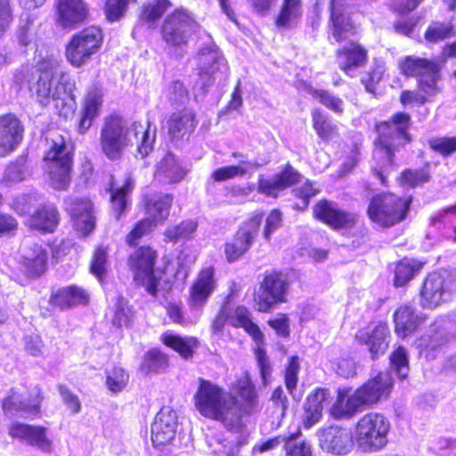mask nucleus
<instances>
[{"mask_svg":"<svg viewBox=\"0 0 456 456\" xmlns=\"http://www.w3.org/2000/svg\"><path fill=\"white\" fill-rule=\"evenodd\" d=\"M156 129L140 122L129 124L118 115L106 117L100 131L99 143L102 152L110 160L121 159L124 151L136 144L138 154L146 157L152 150Z\"/></svg>","mask_w":456,"mask_h":456,"instance_id":"1","label":"nucleus"},{"mask_svg":"<svg viewBox=\"0 0 456 456\" xmlns=\"http://www.w3.org/2000/svg\"><path fill=\"white\" fill-rule=\"evenodd\" d=\"M393 379L388 372H380L354 391L344 387L338 390L337 397L330 408V415L337 420H348L358 412L371 407L392 390Z\"/></svg>","mask_w":456,"mask_h":456,"instance_id":"2","label":"nucleus"},{"mask_svg":"<svg viewBox=\"0 0 456 456\" xmlns=\"http://www.w3.org/2000/svg\"><path fill=\"white\" fill-rule=\"evenodd\" d=\"M74 87L75 82L62 70L61 61L51 57L39 64L38 77L29 85V91L43 106L53 101L59 114L67 118L73 113L74 108L66 98Z\"/></svg>","mask_w":456,"mask_h":456,"instance_id":"3","label":"nucleus"},{"mask_svg":"<svg viewBox=\"0 0 456 456\" xmlns=\"http://www.w3.org/2000/svg\"><path fill=\"white\" fill-rule=\"evenodd\" d=\"M194 401L202 416L220 421L227 429L240 428L242 410L238 400L217 385L200 379Z\"/></svg>","mask_w":456,"mask_h":456,"instance_id":"4","label":"nucleus"},{"mask_svg":"<svg viewBox=\"0 0 456 456\" xmlns=\"http://www.w3.org/2000/svg\"><path fill=\"white\" fill-rule=\"evenodd\" d=\"M410 121V115L399 112L390 120L380 122L376 126L379 138L373 154L375 159L381 160V164L375 167L373 171L383 184H386L384 173L392 167L394 152L411 141L408 133Z\"/></svg>","mask_w":456,"mask_h":456,"instance_id":"5","label":"nucleus"},{"mask_svg":"<svg viewBox=\"0 0 456 456\" xmlns=\"http://www.w3.org/2000/svg\"><path fill=\"white\" fill-rule=\"evenodd\" d=\"M391 429L389 419L379 412L362 415L354 427V441L358 448L365 452H377L388 444Z\"/></svg>","mask_w":456,"mask_h":456,"instance_id":"6","label":"nucleus"},{"mask_svg":"<svg viewBox=\"0 0 456 456\" xmlns=\"http://www.w3.org/2000/svg\"><path fill=\"white\" fill-rule=\"evenodd\" d=\"M44 161L49 182L56 190H65L70 182L71 158L64 138L57 134L48 142Z\"/></svg>","mask_w":456,"mask_h":456,"instance_id":"7","label":"nucleus"},{"mask_svg":"<svg viewBox=\"0 0 456 456\" xmlns=\"http://www.w3.org/2000/svg\"><path fill=\"white\" fill-rule=\"evenodd\" d=\"M411 202L392 193L378 194L369 204L368 216L378 225L390 227L406 217Z\"/></svg>","mask_w":456,"mask_h":456,"instance_id":"8","label":"nucleus"},{"mask_svg":"<svg viewBox=\"0 0 456 456\" xmlns=\"http://www.w3.org/2000/svg\"><path fill=\"white\" fill-rule=\"evenodd\" d=\"M229 324L235 328L244 329L256 344L255 354L257 366L263 384L267 385L270 381L272 367L265 351L262 348L265 336L259 327L251 321L249 311L243 305L237 306L233 309L229 308Z\"/></svg>","mask_w":456,"mask_h":456,"instance_id":"9","label":"nucleus"},{"mask_svg":"<svg viewBox=\"0 0 456 456\" xmlns=\"http://www.w3.org/2000/svg\"><path fill=\"white\" fill-rule=\"evenodd\" d=\"M102 39L101 28L94 26L75 34L66 47L68 61L74 67H82L99 52Z\"/></svg>","mask_w":456,"mask_h":456,"instance_id":"10","label":"nucleus"},{"mask_svg":"<svg viewBox=\"0 0 456 456\" xmlns=\"http://www.w3.org/2000/svg\"><path fill=\"white\" fill-rule=\"evenodd\" d=\"M199 80L195 88L205 94L220 75H226L225 60L216 45L203 47L198 54Z\"/></svg>","mask_w":456,"mask_h":456,"instance_id":"11","label":"nucleus"},{"mask_svg":"<svg viewBox=\"0 0 456 456\" xmlns=\"http://www.w3.org/2000/svg\"><path fill=\"white\" fill-rule=\"evenodd\" d=\"M399 65L404 75L419 77V89L427 94H435L439 91L437 82L440 79V69L436 62L425 58L407 56Z\"/></svg>","mask_w":456,"mask_h":456,"instance_id":"12","label":"nucleus"},{"mask_svg":"<svg viewBox=\"0 0 456 456\" xmlns=\"http://www.w3.org/2000/svg\"><path fill=\"white\" fill-rule=\"evenodd\" d=\"M456 290V274L447 272L432 273L423 282L420 290V305L424 308H435L448 299Z\"/></svg>","mask_w":456,"mask_h":456,"instance_id":"13","label":"nucleus"},{"mask_svg":"<svg viewBox=\"0 0 456 456\" xmlns=\"http://www.w3.org/2000/svg\"><path fill=\"white\" fill-rule=\"evenodd\" d=\"M289 284L286 274L272 272L266 274L255 297V304L259 312H269L273 306L286 302Z\"/></svg>","mask_w":456,"mask_h":456,"instance_id":"14","label":"nucleus"},{"mask_svg":"<svg viewBox=\"0 0 456 456\" xmlns=\"http://www.w3.org/2000/svg\"><path fill=\"white\" fill-rule=\"evenodd\" d=\"M156 252L150 247H141L131 255L129 263L134 271V280L151 296H156L159 273L154 270Z\"/></svg>","mask_w":456,"mask_h":456,"instance_id":"15","label":"nucleus"},{"mask_svg":"<svg viewBox=\"0 0 456 456\" xmlns=\"http://www.w3.org/2000/svg\"><path fill=\"white\" fill-rule=\"evenodd\" d=\"M198 25L191 15L183 9L168 15L162 27V37L167 45L182 47L195 32Z\"/></svg>","mask_w":456,"mask_h":456,"instance_id":"16","label":"nucleus"},{"mask_svg":"<svg viewBox=\"0 0 456 456\" xmlns=\"http://www.w3.org/2000/svg\"><path fill=\"white\" fill-rule=\"evenodd\" d=\"M263 218L262 213L255 214L241 224L234 237L225 244L224 254L228 262L237 261L249 250L258 234Z\"/></svg>","mask_w":456,"mask_h":456,"instance_id":"17","label":"nucleus"},{"mask_svg":"<svg viewBox=\"0 0 456 456\" xmlns=\"http://www.w3.org/2000/svg\"><path fill=\"white\" fill-rule=\"evenodd\" d=\"M319 445L322 451L335 455H345L354 446L352 433L346 428L331 425L316 432Z\"/></svg>","mask_w":456,"mask_h":456,"instance_id":"18","label":"nucleus"},{"mask_svg":"<svg viewBox=\"0 0 456 456\" xmlns=\"http://www.w3.org/2000/svg\"><path fill=\"white\" fill-rule=\"evenodd\" d=\"M42 400V391L38 387L31 389L28 398H24L18 390L11 389L10 395L2 402V409L6 414L21 413L25 417H35L40 412Z\"/></svg>","mask_w":456,"mask_h":456,"instance_id":"19","label":"nucleus"},{"mask_svg":"<svg viewBox=\"0 0 456 456\" xmlns=\"http://www.w3.org/2000/svg\"><path fill=\"white\" fill-rule=\"evenodd\" d=\"M8 434L12 438L43 452H51L53 450V442L47 436V429L45 427L14 422L9 427Z\"/></svg>","mask_w":456,"mask_h":456,"instance_id":"20","label":"nucleus"},{"mask_svg":"<svg viewBox=\"0 0 456 456\" xmlns=\"http://www.w3.org/2000/svg\"><path fill=\"white\" fill-rule=\"evenodd\" d=\"M330 35L337 42L357 34L358 28L346 14V0H331L330 4Z\"/></svg>","mask_w":456,"mask_h":456,"instance_id":"21","label":"nucleus"},{"mask_svg":"<svg viewBox=\"0 0 456 456\" xmlns=\"http://www.w3.org/2000/svg\"><path fill=\"white\" fill-rule=\"evenodd\" d=\"M449 322L456 324V310L449 318L442 317L435 321L428 333L416 340V347L427 358H434L436 352L447 341L444 330Z\"/></svg>","mask_w":456,"mask_h":456,"instance_id":"22","label":"nucleus"},{"mask_svg":"<svg viewBox=\"0 0 456 456\" xmlns=\"http://www.w3.org/2000/svg\"><path fill=\"white\" fill-rule=\"evenodd\" d=\"M177 416L169 407H163L157 413L151 425V441L155 446L171 443L176 434Z\"/></svg>","mask_w":456,"mask_h":456,"instance_id":"23","label":"nucleus"},{"mask_svg":"<svg viewBox=\"0 0 456 456\" xmlns=\"http://www.w3.org/2000/svg\"><path fill=\"white\" fill-rule=\"evenodd\" d=\"M314 216L334 229L350 228L356 223L354 214L339 209L336 203L321 200L314 207Z\"/></svg>","mask_w":456,"mask_h":456,"instance_id":"24","label":"nucleus"},{"mask_svg":"<svg viewBox=\"0 0 456 456\" xmlns=\"http://www.w3.org/2000/svg\"><path fill=\"white\" fill-rule=\"evenodd\" d=\"M355 338L360 344L366 345L374 360L384 354L388 347L389 329L386 323L379 322L357 331Z\"/></svg>","mask_w":456,"mask_h":456,"instance_id":"25","label":"nucleus"},{"mask_svg":"<svg viewBox=\"0 0 456 456\" xmlns=\"http://www.w3.org/2000/svg\"><path fill=\"white\" fill-rule=\"evenodd\" d=\"M65 208L71 216L77 231L86 236L92 232L95 226V218L93 213V204L89 200L67 199Z\"/></svg>","mask_w":456,"mask_h":456,"instance_id":"26","label":"nucleus"},{"mask_svg":"<svg viewBox=\"0 0 456 456\" xmlns=\"http://www.w3.org/2000/svg\"><path fill=\"white\" fill-rule=\"evenodd\" d=\"M300 177L297 170L290 165H287L281 172L271 178L259 175L257 191L267 197L276 198L281 191L297 183Z\"/></svg>","mask_w":456,"mask_h":456,"instance_id":"27","label":"nucleus"},{"mask_svg":"<svg viewBox=\"0 0 456 456\" xmlns=\"http://www.w3.org/2000/svg\"><path fill=\"white\" fill-rule=\"evenodd\" d=\"M23 126L12 114L0 117V157L12 152L21 142Z\"/></svg>","mask_w":456,"mask_h":456,"instance_id":"28","label":"nucleus"},{"mask_svg":"<svg viewBox=\"0 0 456 456\" xmlns=\"http://www.w3.org/2000/svg\"><path fill=\"white\" fill-rule=\"evenodd\" d=\"M103 103V92L94 86L90 87L83 101L80 118L77 123L79 134H86L93 125V121L100 115Z\"/></svg>","mask_w":456,"mask_h":456,"instance_id":"29","label":"nucleus"},{"mask_svg":"<svg viewBox=\"0 0 456 456\" xmlns=\"http://www.w3.org/2000/svg\"><path fill=\"white\" fill-rule=\"evenodd\" d=\"M216 282L213 267L202 269L197 276L190 290V305L194 308H201L215 291Z\"/></svg>","mask_w":456,"mask_h":456,"instance_id":"30","label":"nucleus"},{"mask_svg":"<svg viewBox=\"0 0 456 456\" xmlns=\"http://www.w3.org/2000/svg\"><path fill=\"white\" fill-rule=\"evenodd\" d=\"M57 21L62 27H73L83 22L88 15L84 0H56Z\"/></svg>","mask_w":456,"mask_h":456,"instance_id":"31","label":"nucleus"},{"mask_svg":"<svg viewBox=\"0 0 456 456\" xmlns=\"http://www.w3.org/2000/svg\"><path fill=\"white\" fill-rule=\"evenodd\" d=\"M367 56V50L364 47L357 42H350L338 50V63L345 73L353 77L357 69L366 64Z\"/></svg>","mask_w":456,"mask_h":456,"instance_id":"32","label":"nucleus"},{"mask_svg":"<svg viewBox=\"0 0 456 456\" xmlns=\"http://www.w3.org/2000/svg\"><path fill=\"white\" fill-rule=\"evenodd\" d=\"M329 398L326 389L318 388L311 393L304 404L302 424L305 428H311L320 422L322 417L324 403Z\"/></svg>","mask_w":456,"mask_h":456,"instance_id":"33","label":"nucleus"},{"mask_svg":"<svg viewBox=\"0 0 456 456\" xmlns=\"http://www.w3.org/2000/svg\"><path fill=\"white\" fill-rule=\"evenodd\" d=\"M51 303L61 309L86 305L89 301L88 292L77 285H70L59 289L52 295Z\"/></svg>","mask_w":456,"mask_h":456,"instance_id":"34","label":"nucleus"},{"mask_svg":"<svg viewBox=\"0 0 456 456\" xmlns=\"http://www.w3.org/2000/svg\"><path fill=\"white\" fill-rule=\"evenodd\" d=\"M47 252L39 244L27 246L23 249V266L28 276H39L47 267Z\"/></svg>","mask_w":456,"mask_h":456,"instance_id":"35","label":"nucleus"},{"mask_svg":"<svg viewBox=\"0 0 456 456\" xmlns=\"http://www.w3.org/2000/svg\"><path fill=\"white\" fill-rule=\"evenodd\" d=\"M195 127L194 115L189 110L173 113L167 120V133L172 140L189 136Z\"/></svg>","mask_w":456,"mask_h":456,"instance_id":"36","label":"nucleus"},{"mask_svg":"<svg viewBox=\"0 0 456 456\" xmlns=\"http://www.w3.org/2000/svg\"><path fill=\"white\" fill-rule=\"evenodd\" d=\"M185 175V171L177 162L172 153H167L157 165L155 178L164 183L180 182Z\"/></svg>","mask_w":456,"mask_h":456,"instance_id":"37","label":"nucleus"},{"mask_svg":"<svg viewBox=\"0 0 456 456\" xmlns=\"http://www.w3.org/2000/svg\"><path fill=\"white\" fill-rule=\"evenodd\" d=\"M456 217V204L446 207L430 218V225L441 232V234L456 242V224L454 218Z\"/></svg>","mask_w":456,"mask_h":456,"instance_id":"38","label":"nucleus"},{"mask_svg":"<svg viewBox=\"0 0 456 456\" xmlns=\"http://www.w3.org/2000/svg\"><path fill=\"white\" fill-rule=\"evenodd\" d=\"M395 333L405 338L413 332L420 322V317L410 305L400 306L394 314Z\"/></svg>","mask_w":456,"mask_h":456,"instance_id":"39","label":"nucleus"},{"mask_svg":"<svg viewBox=\"0 0 456 456\" xmlns=\"http://www.w3.org/2000/svg\"><path fill=\"white\" fill-rule=\"evenodd\" d=\"M230 430L235 431L237 435L232 434L218 440L219 447L214 450L217 456H242L243 449L248 445V436L242 431V427Z\"/></svg>","mask_w":456,"mask_h":456,"instance_id":"40","label":"nucleus"},{"mask_svg":"<svg viewBox=\"0 0 456 456\" xmlns=\"http://www.w3.org/2000/svg\"><path fill=\"white\" fill-rule=\"evenodd\" d=\"M38 25L35 17L28 12H23L19 19L15 31V37L18 45L21 47H28L36 45L37 39Z\"/></svg>","mask_w":456,"mask_h":456,"instance_id":"41","label":"nucleus"},{"mask_svg":"<svg viewBox=\"0 0 456 456\" xmlns=\"http://www.w3.org/2000/svg\"><path fill=\"white\" fill-rule=\"evenodd\" d=\"M29 222L30 226L37 230L52 232L59 223V214L53 205H45L35 212Z\"/></svg>","mask_w":456,"mask_h":456,"instance_id":"42","label":"nucleus"},{"mask_svg":"<svg viewBox=\"0 0 456 456\" xmlns=\"http://www.w3.org/2000/svg\"><path fill=\"white\" fill-rule=\"evenodd\" d=\"M173 200L171 194L158 195L150 200L146 205L147 218H151L156 225L163 223L169 216Z\"/></svg>","mask_w":456,"mask_h":456,"instance_id":"43","label":"nucleus"},{"mask_svg":"<svg viewBox=\"0 0 456 456\" xmlns=\"http://www.w3.org/2000/svg\"><path fill=\"white\" fill-rule=\"evenodd\" d=\"M301 16V0H283L281 12L275 23L280 28H290L297 25Z\"/></svg>","mask_w":456,"mask_h":456,"instance_id":"44","label":"nucleus"},{"mask_svg":"<svg viewBox=\"0 0 456 456\" xmlns=\"http://www.w3.org/2000/svg\"><path fill=\"white\" fill-rule=\"evenodd\" d=\"M258 167L259 165L256 162L240 160L239 165L225 166L216 169L211 174V178L215 182H224L236 177H243L249 171Z\"/></svg>","mask_w":456,"mask_h":456,"instance_id":"45","label":"nucleus"},{"mask_svg":"<svg viewBox=\"0 0 456 456\" xmlns=\"http://www.w3.org/2000/svg\"><path fill=\"white\" fill-rule=\"evenodd\" d=\"M134 184V180L130 176L126 178L122 186L115 187L111 184L110 190V203L116 218H119L125 210L128 201V195L132 191Z\"/></svg>","mask_w":456,"mask_h":456,"instance_id":"46","label":"nucleus"},{"mask_svg":"<svg viewBox=\"0 0 456 456\" xmlns=\"http://www.w3.org/2000/svg\"><path fill=\"white\" fill-rule=\"evenodd\" d=\"M161 340L166 346L179 353L183 358L191 357L193 354V349L198 344L197 339L194 338H183L170 331L163 333Z\"/></svg>","mask_w":456,"mask_h":456,"instance_id":"47","label":"nucleus"},{"mask_svg":"<svg viewBox=\"0 0 456 456\" xmlns=\"http://www.w3.org/2000/svg\"><path fill=\"white\" fill-rule=\"evenodd\" d=\"M198 228V223L193 220H185L176 225L168 227L165 232L167 241L176 243L181 240L191 239Z\"/></svg>","mask_w":456,"mask_h":456,"instance_id":"48","label":"nucleus"},{"mask_svg":"<svg viewBox=\"0 0 456 456\" xmlns=\"http://www.w3.org/2000/svg\"><path fill=\"white\" fill-rule=\"evenodd\" d=\"M312 118L314 128L322 140L328 141L337 134V126L320 110H313Z\"/></svg>","mask_w":456,"mask_h":456,"instance_id":"49","label":"nucleus"},{"mask_svg":"<svg viewBox=\"0 0 456 456\" xmlns=\"http://www.w3.org/2000/svg\"><path fill=\"white\" fill-rule=\"evenodd\" d=\"M422 264L411 259H403L395 271V285L402 287L411 281L421 269Z\"/></svg>","mask_w":456,"mask_h":456,"instance_id":"50","label":"nucleus"},{"mask_svg":"<svg viewBox=\"0 0 456 456\" xmlns=\"http://www.w3.org/2000/svg\"><path fill=\"white\" fill-rule=\"evenodd\" d=\"M301 432L289 434V441L285 444L286 456H314L312 445L305 440H300Z\"/></svg>","mask_w":456,"mask_h":456,"instance_id":"51","label":"nucleus"},{"mask_svg":"<svg viewBox=\"0 0 456 456\" xmlns=\"http://www.w3.org/2000/svg\"><path fill=\"white\" fill-rule=\"evenodd\" d=\"M129 380L128 373L122 367L115 366L106 370V386L112 393L121 392Z\"/></svg>","mask_w":456,"mask_h":456,"instance_id":"52","label":"nucleus"},{"mask_svg":"<svg viewBox=\"0 0 456 456\" xmlns=\"http://www.w3.org/2000/svg\"><path fill=\"white\" fill-rule=\"evenodd\" d=\"M168 365L167 357L157 349L150 350L144 356L142 367L151 373H159L166 370Z\"/></svg>","mask_w":456,"mask_h":456,"instance_id":"53","label":"nucleus"},{"mask_svg":"<svg viewBox=\"0 0 456 456\" xmlns=\"http://www.w3.org/2000/svg\"><path fill=\"white\" fill-rule=\"evenodd\" d=\"M170 5L168 0H154L143 6L141 19L146 22H154L163 16Z\"/></svg>","mask_w":456,"mask_h":456,"instance_id":"54","label":"nucleus"},{"mask_svg":"<svg viewBox=\"0 0 456 456\" xmlns=\"http://www.w3.org/2000/svg\"><path fill=\"white\" fill-rule=\"evenodd\" d=\"M391 367L400 379H405L409 373V359L406 349L398 346L390 355Z\"/></svg>","mask_w":456,"mask_h":456,"instance_id":"55","label":"nucleus"},{"mask_svg":"<svg viewBox=\"0 0 456 456\" xmlns=\"http://www.w3.org/2000/svg\"><path fill=\"white\" fill-rule=\"evenodd\" d=\"M26 175L27 173L24 166V160H18L7 166L2 178V183L5 184L6 186H11L13 183L23 181L26 177Z\"/></svg>","mask_w":456,"mask_h":456,"instance_id":"56","label":"nucleus"},{"mask_svg":"<svg viewBox=\"0 0 456 456\" xmlns=\"http://www.w3.org/2000/svg\"><path fill=\"white\" fill-rule=\"evenodd\" d=\"M312 96L326 108L341 114L344 110L343 101L326 90H313Z\"/></svg>","mask_w":456,"mask_h":456,"instance_id":"57","label":"nucleus"},{"mask_svg":"<svg viewBox=\"0 0 456 456\" xmlns=\"http://www.w3.org/2000/svg\"><path fill=\"white\" fill-rule=\"evenodd\" d=\"M453 31V27L442 22H433L425 32V39L430 43H436L449 37Z\"/></svg>","mask_w":456,"mask_h":456,"instance_id":"58","label":"nucleus"},{"mask_svg":"<svg viewBox=\"0 0 456 456\" xmlns=\"http://www.w3.org/2000/svg\"><path fill=\"white\" fill-rule=\"evenodd\" d=\"M429 147L436 152L448 157L456 152V137H436L428 141Z\"/></svg>","mask_w":456,"mask_h":456,"instance_id":"59","label":"nucleus"},{"mask_svg":"<svg viewBox=\"0 0 456 456\" xmlns=\"http://www.w3.org/2000/svg\"><path fill=\"white\" fill-rule=\"evenodd\" d=\"M136 0H108L105 5L106 18L110 21H115L120 19L126 11L130 3Z\"/></svg>","mask_w":456,"mask_h":456,"instance_id":"60","label":"nucleus"},{"mask_svg":"<svg viewBox=\"0 0 456 456\" xmlns=\"http://www.w3.org/2000/svg\"><path fill=\"white\" fill-rule=\"evenodd\" d=\"M430 178L428 171L426 169H408L402 173V183L410 187H416L427 183Z\"/></svg>","mask_w":456,"mask_h":456,"instance_id":"61","label":"nucleus"},{"mask_svg":"<svg viewBox=\"0 0 456 456\" xmlns=\"http://www.w3.org/2000/svg\"><path fill=\"white\" fill-rule=\"evenodd\" d=\"M107 257L108 253L107 250L99 247L93 256L92 265H91V273L95 275L99 281H101L106 272L107 265Z\"/></svg>","mask_w":456,"mask_h":456,"instance_id":"62","label":"nucleus"},{"mask_svg":"<svg viewBox=\"0 0 456 456\" xmlns=\"http://www.w3.org/2000/svg\"><path fill=\"white\" fill-rule=\"evenodd\" d=\"M131 317L132 311L128 306L126 300L118 297L115 306L113 323L119 327L126 326L129 324Z\"/></svg>","mask_w":456,"mask_h":456,"instance_id":"63","label":"nucleus"},{"mask_svg":"<svg viewBox=\"0 0 456 456\" xmlns=\"http://www.w3.org/2000/svg\"><path fill=\"white\" fill-rule=\"evenodd\" d=\"M155 226L157 225L151 221V218L139 221L126 236V242L131 246L135 245L139 239L150 232Z\"/></svg>","mask_w":456,"mask_h":456,"instance_id":"64","label":"nucleus"}]
</instances>
